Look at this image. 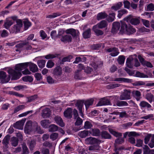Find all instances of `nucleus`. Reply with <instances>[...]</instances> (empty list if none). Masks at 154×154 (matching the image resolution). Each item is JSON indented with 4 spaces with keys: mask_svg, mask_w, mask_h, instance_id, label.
Masks as SVG:
<instances>
[{
    "mask_svg": "<svg viewBox=\"0 0 154 154\" xmlns=\"http://www.w3.org/2000/svg\"><path fill=\"white\" fill-rule=\"evenodd\" d=\"M107 14L105 12H101L99 13L97 15V19L98 20H100L107 17Z\"/></svg>",
    "mask_w": 154,
    "mask_h": 154,
    "instance_id": "24",
    "label": "nucleus"
},
{
    "mask_svg": "<svg viewBox=\"0 0 154 154\" xmlns=\"http://www.w3.org/2000/svg\"><path fill=\"white\" fill-rule=\"evenodd\" d=\"M62 73V68L59 66H57L54 69L53 74L57 78L60 77Z\"/></svg>",
    "mask_w": 154,
    "mask_h": 154,
    "instance_id": "10",
    "label": "nucleus"
},
{
    "mask_svg": "<svg viewBox=\"0 0 154 154\" xmlns=\"http://www.w3.org/2000/svg\"><path fill=\"white\" fill-rule=\"evenodd\" d=\"M76 122H75V125H81L82 123V120L79 117H78V118H76Z\"/></svg>",
    "mask_w": 154,
    "mask_h": 154,
    "instance_id": "62",
    "label": "nucleus"
},
{
    "mask_svg": "<svg viewBox=\"0 0 154 154\" xmlns=\"http://www.w3.org/2000/svg\"><path fill=\"white\" fill-rule=\"evenodd\" d=\"M119 14L118 15V17L119 18H120L123 15L127 13L128 11L125 9L121 10L119 11Z\"/></svg>",
    "mask_w": 154,
    "mask_h": 154,
    "instance_id": "55",
    "label": "nucleus"
},
{
    "mask_svg": "<svg viewBox=\"0 0 154 154\" xmlns=\"http://www.w3.org/2000/svg\"><path fill=\"white\" fill-rule=\"evenodd\" d=\"M84 102L83 100H78L75 104V106L78 108L80 116L83 118L84 117V114L82 112V108Z\"/></svg>",
    "mask_w": 154,
    "mask_h": 154,
    "instance_id": "11",
    "label": "nucleus"
},
{
    "mask_svg": "<svg viewBox=\"0 0 154 154\" xmlns=\"http://www.w3.org/2000/svg\"><path fill=\"white\" fill-rule=\"evenodd\" d=\"M120 25L118 22H114L112 25V32L113 33L117 32L119 29Z\"/></svg>",
    "mask_w": 154,
    "mask_h": 154,
    "instance_id": "16",
    "label": "nucleus"
},
{
    "mask_svg": "<svg viewBox=\"0 0 154 154\" xmlns=\"http://www.w3.org/2000/svg\"><path fill=\"white\" fill-rule=\"evenodd\" d=\"M54 120L61 127H63L65 124L62 119L59 116H56L54 118Z\"/></svg>",
    "mask_w": 154,
    "mask_h": 154,
    "instance_id": "13",
    "label": "nucleus"
},
{
    "mask_svg": "<svg viewBox=\"0 0 154 154\" xmlns=\"http://www.w3.org/2000/svg\"><path fill=\"white\" fill-rule=\"evenodd\" d=\"M111 104L110 101L105 98L102 99L96 105L97 106Z\"/></svg>",
    "mask_w": 154,
    "mask_h": 154,
    "instance_id": "14",
    "label": "nucleus"
},
{
    "mask_svg": "<svg viewBox=\"0 0 154 154\" xmlns=\"http://www.w3.org/2000/svg\"><path fill=\"white\" fill-rule=\"evenodd\" d=\"M13 22L9 18L7 19L5 22L4 26L6 29H8L13 24Z\"/></svg>",
    "mask_w": 154,
    "mask_h": 154,
    "instance_id": "29",
    "label": "nucleus"
},
{
    "mask_svg": "<svg viewBox=\"0 0 154 154\" xmlns=\"http://www.w3.org/2000/svg\"><path fill=\"white\" fill-rule=\"evenodd\" d=\"M18 139L15 137H12L11 140V144L12 146L14 147H16L18 145Z\"/></svg>",
    "mask_w": 154,
    "mask_h": 154,
    "instance_id": "32",
    "label": "nucleus"
},
{
    "mask_svg": "<svg viewBox=\"0 0 154 154\" xmlns=\"http://www.w3.org/2000/svg\"><path fill=\"white\" fill-rule=\"evenodd\" d=\"M128 27V26L126 23H125L124 22H122L121 23V28L120 30V32L122 34L123 33H126L127 29Z\"/></svg>",
    "mask_w": 154,
    "mask_h": 154,
    "instance_id": "22",
    "label": "nucleus"
},
{
    "mask_svg": "<svg viewBox=\"0 0 154 154\" xmlns=\"http://www.w3.org/2000/svg\"><path fill=\"white\" fill-rule=\"evenodd\" d=\"M153 95L150 93H148L146 95V98L150 103H151L152 101Z\"/></svg>",
    "mask_w": 154,
    "mask_h": 154,
    "instance_id": "53",
    "label": "nucleus"
},
{
    "mask_svg": "<svg viewBox=\"0 0 154 154\" xmlns=\"http://www.w3.org/2000/svg\"><path fill=\"white\" fill-rule=\"evenodd\" d=\"M34 131L36 132L37 133L39 134H42L44 132L43 130L41 129L40 126L38 125V124Z\"/></svg>",
    "mask_w": 154,
    "mask_h": 154,
    "instance_id": "56",
    "label": "nucleus"
},
{
    "mask_svg": "<svg viewBox=\"0 0 154 154\" xmlns=\"http://www.w3.org/2000/svg\"><path fill=\"white\" fill-rule=\"evenodd\" d=\"M22 147V151L21 154H29V151L26 145H23Z\"/></svg>",
    "mask_w": 154,
    "mask_h": 154,
    "instance_id": "43",
    "label": "nucleus"
},
{
    "mask_svg": "<svg viewBox=\"0 0 154 154\" xmlns=\"http://www.w3.org/2000/svg\"><path fill=\"white\" fill-rule=\"evenodd\" d=\"M29 145L30 149V150H31L33 149V148L35 145L36 142L35 140H32L29 142Z\"/></svg>",
    "mask_w": 154,
    "mask_h": 154,
    "instance_id": "63",
    "label": "nucleus"
},
{
    "mask_svg": "<svg viewBox=\"0 0 154 154\" xmlns=\"http://www.w3.org/2000/svg\"><path fill=\"white\" fill-rule=\"evenodd\" d=\"M147 10L150 11L154 10V5L152 3L148 5L147 6Z\"/></svg>",
    "mask_w": 154,
    "mask_h": 154,
    "instance_id": "64",
    "label": "nucleus"
},
{
    "mask_svg": "<svg viewBox=\"0 0 154 154\" xmlns=\"http://www.w3.org/2000/svg\"><path fill=\"white\" fill-rule=\"evenodd\" d=\"M136 31L135 29L132 28V26L129 25L125 33L129 35L133 34Z\"/></svg>",
    "mask_w": 154,
    "mask_h": 154,
    "instance_id": "36",
    "label": "nucleus"
},
{
    "mask_svg": "<svg viewBox=\"0 0 154 154\" xmlns=\"http://www.w3.org/2000/svg\"><path fill=\"white\" fill-rule=\"evenodd\" d=\"M51 35L52 38L54 40L58 38V35L57 34V32L55 30H53L51 32Z\"/></svg>",
    "mask_w": 154,
    "mask_h": 154,
    "instance_id": "60",
    "label": "nucleus"
},
{
    "mask_svg": "<svg viewBox=\"0 0 154 154\" xmlns=\"http://www.w3.org/2000/svg\"><path fill=\"white\" fill-rule=\"evenodd\" d=\"M117 106H127L128 104L127 102L125 101H119L116 103Z\"/></svg>",
    "mask_w": 154,
    "mask_h": 154,
    "instance_id": "51",
    "label": "nucleus"
},
{
    "mask_svg": "<svg viewBox=\"0 0 154 154\" xmlns=\"http://www.w3.org/2000/svg\"><path fill=\"white\" fill-rule=\"evenodd\" d=\"M51 122L48 119H45L41 120L40 122V124L41 126L44 128H47L49 126V124Z\"/></svg>",
    "mask_w": 154,
    "mask_h": 154,
    "instance_id": "15",
    "label": "nucleus"
},
{
    "mask_svg": "<svg viewBox=\"0 0 154 154\" xmlns=\"http://www.w3.org/2000/svg\"><path fill=\"white\" fill-rule=\"evenodd\" d=\"M60 15L61 14L59 13H53L51 15H50L47 16L46 17L48 18H54Z\"/></svg>",
    "mask_w": 154,
    "mask_h": 154,
    "instance_id": "57",
    "label": "nucleus"
},
{
    "mask_svg": "<svg viewBox=\"0 0 154 154\" xmlns=\"http://www.w3.org/2000/svg\"><path fill=\"white\" fill-rule=\"evenodd\" d=\"M143 154H149L150 153V149L149 147L146 145H144L143 147Z\"/></svg>",
    "mask_w": 154,
    "mask_h": 154,
    "instance_id": "50",
    "label": "nucleus"
},
{
    "mask_svg": "<svg viewBox=\"0 0 154 154\" xmlns=\"http://www.w3.org/2000/svg\"><path fill=\"white\" fill-rule=\"evenodd\" d=\"M78 32V31L73 29H67L65 31V32L67 34H70L73 37H75L77 36Z\"/></svg>",
    "mask_w": 154,
    "mask_h": 154,
    "instance_id": "21",
    "label": "nucleus"
},
{
    "mask_svg": "<svg viewBox=\"0 0 154 154\" xmlns=\"http://www.w3.org/2000/svg\"><path fill=\"white\" fill-rule=\"evenodd\" d=\"M135 76L137 77L140 78H148V76L144 73H141L139 71H137L135 73Z\"/></svg>",
    "mask_w": 154,
    "mask_h": 154,
    "instance_id": "47",
    "label": "nucleus"
},
{
    "mask_svg": "<svg viewBox=\"0 0 154 154\" xmlns=\"http://www.w3.org/2000/svg\"><path fill=\"white\" fill-rule=\"evenodd\" d=\"M94 100L93 99L88 100L85 101L84 104L85 105L86 110L88 109L90 106L92 104Z\"/></svg>",
    "mask_w": 154,
    "mask_h": 154,
    "instance_id": "38",
    "label": "nucleus"
},
{
    "mask_svg": "<svg viewBox=\"0 0 154 154\" xmlns=\"http://www.w3.org/2000/svg\"><path fill=\"white\" fill-rule=\"evenodd\" d=\"M83 37L85 38H89L91 35V29L90 28L88 29L85 31L83 33Z\"/></svg>",
    "mask_w": 154,
    "mask_h": 154,
    "instance_id": "31",
    "label": "nucleus"
},
{
    "mask_svg": "<svg viewBox=\"0 0 154 154\" xmlns=\"http://www.w3.org/2000/svg\"><path fill=\"white\" fill-rule=\"evenodd\" d=\"M50 138L53 140H56L58 137V134L57 133H52L50 135Z\"/></svg>",
    "mask_w": 154,
    "mask_h": 154,
    "instance_id": "58",
    "label": "nucleus"
},
{
    "mask_svg": "<svg viewBox=\"0 0 154 154\" xmlns=\"http://www.w3.org/2000/svg\"><path fill=\"white\" fill-rule=\"evenodd\" d=\"M122 5V3L121 2H118L114 5L111 8L115 11H116L119 9Z\"/></svg>",
    "mask_w": 154,
    "mask_h": 154,
    "instance_id": "41",
    "label": "nucleus"
},
{
    "mask_svg": "<svg viewBox=\"0 0 154 154\" xmlns=\"http://www.w3.org/2000/svg\"><path fill=\"white\" fill-rule=\"evenodd\" d=\"M125 59V58L123 56H120L117 59V61L119 64H122L124 63Z\"/></svg>",
    "mask_w": 154,
    "mask_h": 154,
    "instance_id": "48",
    "label": "nucleus"
},
{
    "mask_svg": "<svg viewBox=\"0 0 154 154\" xmlns=\"http://www.w3.org/2000/svg\"><path fill=\"white\" fill-rule=\"evenodd\" d=\"M0 79L1 82L2 83L8 82L10 80V75H7L5 72L3 71H0Z\"/></svg>",
    "mask_w": 154,
    "mask_h": 154,
    "instance_id": "4",
    "label": "nucleus"
},
{
    "mask_svg": "<svg viewBox=\"0 0 154 154\" xmlns=\"http://www.w3.org/2000/svg\"><path fill=\"white\" fill-rule=\"evenodd\" d=\"M25 108L24 105H20L15 108L14 109V112L16 113L20 110H22Z\"/></svg>",
    "mask_w": 154,
    "mask_h": 154,
    "instance_id": "59",
    "label": "nucleus"
},
{
    "mask_svg": "<svg viewBox=\"0 0 154 154\" xmlns=\"http://www.w3.org/2000/svg\"><path fill=\"white\" fill-rule=\"evenodd\" d=\"M32 121L29 120L27 121L25 127L24 131L26 133H28L32 131L31 123Z\"/></svg>",
    "mask_w": 154,
    "mask_h": 154,
    "instance_id": "17",
    "label": "nucleus"
},
{
    "mask_svg": "<svg viewBox=\"0 0 154 154\" xmlns=\"http://www.w3.org/2000/svg\"><path fill=\"white\" fill-rule=\"evenodd\" d=\"M124 142V140L123 138L119 137L116 139L115 145H116L117 144H121Z\"/></svg>",
    "mask_w": 154,
    "mask_h": 154,
    "instance_id": "45",
    "label": "nucleus"
},
{
    "mask_svg": "<svg viewBox=\"0 0 154 154\" xmlns=\"http://www.w3.org/2000/svg\"><path fill=\"white\" fill-rule=\"evenodd\" d=\"M101 136L103 138L105 139H110L111 138V135L107 131H103L101 133Z\"/></svg>",
    "mask_w": 154,
    "mask_h": 154,
    "instance_id": "30",
    "label": "nucleus"
},
{
    "mask_svg": "<svg viewBox=\"0 0 154 154\" xmlns=\"http://www.w3.org/2000/svg\"><path fill=\"white\" fill-rule=\"evenodd\" d=\"M88 148L89 150L95 151L99 150L100 147L99 145L97 144L90 146Z\"/></svg>",
    "mask_w": 154,
    "mask_h": 154,
    "instance_id": "37",
    "label": "nucleus"
},
{
    "mask_svg": "<svg viewBox=\"0 0 154 154\" xmlns=\"http://www.w3.org/2000/svg\"><path fill=\"white\" fill-rule=\"evenodd\" d=\"M139 105L141 108H150L151 107V105L149 104L144 101H141L139 104Z\"/></svg>",
    "mask_w": 154,
    "mask_h": 154,
    "instance_id": "33",
    "label": "nucleus"
},
{
    "mask_svg": "<svg viewBox=\"0 0 154 154\" xmlns=\"http://www.w3.org/2000/svg\"><path fill=\"white\" fill-rule=\"evenodd\" d=\"M85 141L87 143L91 145L94 144H98L101 142L100 140L92 137H90L86 138Z\"/></svg>",
    "mask_w": 154,
    "mask_h": 154,
    "instance_id": "6",
    "label": "nucleus"
},
{
    "mask_svg": "<svg viewBox=\"0 0 154 154\" xmlns=\"http://www.w3.org/2000/svg\"><path fill=\"white\" fill-rule=\"evenodd\" d=\"M115 14L114 13L109 14L107 20L109 22H112L114 20Z\"/></svg>",
    "mask_w": 154,
    "mask_h": 154,
    "instance_id": "42",
    "label": "nucleus"
},
{
    "mask_svg": "<svg viewBox=\"0 0 154 154\" xmlns=\"http://www.w3.org/2000/svg\"><path fill=\"white\" fill-rule=\"evenodd\" d=\"M23 22L25 30L27 29L31 25L30 23L28 20H25L23 21Z\"/></svg>",
    "mask_w": 154,
    "mask_h": 154,
    "instance_id": "52",
    "label": "nucleus"
},
{
    "mask_svg": "<svg viewBox=\"0 0 154 154\" xmlns=\"http://www.w3.org/2000/svg\"><path fill=\"white\" fill-rule=\"evenodd\" d=\"M26 120V119H24L16 122L13 125L14 127L16 128L19 129H23V126Z\"/></svg>",
    "mask_w": 154,
    "mask_h": 154,
    "instance_id": "9",
    "label": "nucleus"
},
{
    "mask_svg": "<svg viewBox=\"0 0 154 154\" xmlns=\"http://www.w3.org/2000/svg\"><path fill=\"white\" fill-rule=\"evenodd\" d=\"M10 138V136L9 135H7L2 140V143L4 145V148L5 149H7L8 148V144L9 142V140Z\"/></svg>",
    "mask_w": 154,
    "mask_h": 154,
    "instance_id": "18",
    "label": "nucleus"
},
{
    "mask_svg": "<svg viewBox=\"0 0 154 154\" xmlns=\"http://www.w3.org/2000/svg\"><path fill=\"white\" fill-rule=\"evenodd\" d=\"M90 133L92 135L94 136H99L100 134V130L97 128L92 129Z\"/></svg>",
    "mask_w": 154,
    "mask_h": 154,
    "instance_id": "35",
    "label": "nucleus"
},
{
    "mask_svg": "<svg viewBox=\"0 0 154 154\" xmlns=\"http://www.w3.org/2000/svg\"><path fill=\"white\" fill-rule=\"evenodd\" d=\"M105 50L106 52L111 53L110 55L112 57H116L119 54L118 49L115 47L106 48Z\"/></svg>",
    "mask_w": 154,
    "mask_h": 154,
    "instance_id": "5",
    "label": "nucleus"
},
{
    "mask_svg": "<svg viewBox=\"0 0 154 154\" xmlns=\"http://www.w3.org/2000/svg\"><path fill=\"white\" fill-rule=\"evenodd\" d=\"M51 111L48 108H46L43 109L41 113V116L44 119L48 118L51 115Z\"/></svg>",
    "mask_w": 154,
    "mask_h": 154,
    "instance_id": "8",
    "label": "nucleus"
},
{
    "mask_svg": "<svg viewBox=\"0 0 154 154\" xmlns=\"http://www.w3.org/2000/svg\"><path fill=\"white\" fill-rule=\"evenodd\" d=\"M130 94L131 91L130 90H125L120 96L119 99L120 100L130 99L131 98Z\"/></svg>",
    "mask_w": 154,
    "mask_h": 154,
    "instance_id": "7",
    "label": "nucleus"
},
{
    "mask_svg": "<svg viewBox=\"0 0 154 154\" xmlns=\"http://www.w3.org/2000/svg\"><path fill=\"white\" fill-rule=\"evenodd\" d=\"M114 81L119 82H125L131 83L132 82V80L127 78H119L115 79Z\"/></svg>",
    "mask_w": 154,
    "mask_h": 154,
    "instance_id": "28",
    "label": "nucleus"
},
{
    "mask_svg": "<svg viewBox=\"0 0 154 154\" xmlns=\"http://www.w3.org/2000/svg\"><path fill=\"white\" fill-rule=\"evenodd\" d=\"M109 131L112 134L116 137H121L122 136V133L115 131L112 129H109Z\"/></svg>",
    "mask_w": 154,
    "mask_h": 154,
    "instance_id": "40",
    "label": "nucleus"
},
{
    "mask_svg": "<svg viewBox=\"0 0 154 154\" xmlns=\"http://www.w3.org/2000/svg\"><path fill=\"white\" fill-rule=\"evenodd\" d=\"M29 44V42L26 41H23L21 43L18 44L16 45V47L18 48H23L25 45H27Z\"/></svg>",
    "mask_w": 154,
    "mask_h": 154,
    "instance_id": "39",
    "label": "nucleus"
},
{
    "mask_svg": "<svg viewBox=\"0 0 154 154\" xmlns=\"http://www.w3.org/2000/svg\"><path fill=\"white\" fill-rule=\"evenodd\" d=\"M92 125L91 123L88 121H86L85 122V125H84V128L86 129H88L91 128Z\"/></svg>",
    "mask_w": 154,
    "mask_h": 154,
    "instance_id": "61",
    "label": "nucleus"
},
{
    "mask_svg": "<svg viewBox=\"0 0 154 154\" xmlns=\"http://www.w3.org/2000/svg\"><path fill=\"white\" fill-rule=\"evenodd\" d=\"M88 131L85 130L83 131L79 132L78 135L81 138H84L88 136Z\"/></svg>",
    "mask_w": 154,
    "mask_h": 154,
    "instance_id": "34",
    "label": "nucleus"
},
{
    "mask_svg": "<svg viewBox=\"0 0 154 154\" xmlns=\"http://www.w3.org/2000/svg\"><path fill=\"white\" fill-rule=\"evenodd\" d=\"M28 64V62L19 63L16 65L15 70L12 69L9 70L8 72L12 76V79L16 80L19 79L22 75L20 71L27 68Z\"/></svg>",
    "mask_w": 154,
    "mask_h": 154,
    "instance_id": "1",
    "label": "nucleus"
},
{
    "mask_svg": "<svg viewBox=\"0 0 154 154\" xmlns=\"http://www.w3.org/2000/svg\"><path fill=\"white\" fill-rule=\"evenodd\" d=\"M133 96L134 97L137 101H139L141 98V94L140 92L137 90L133 91L132 92Z\"/></svg>",
    "mask_w": 154,
    "mask_h": 154,
    "instance_id": "20",
    "label": "nucleus"
},
{
    "mask_svg": "<svg viewBox=\"0 0 154 154\" xmlns=\"http://www.w3.org/2000/svg\"><path fill=\"white\" fill-rule=\"evenodd\" d=\"M48 131L49 132H55L57 131L59 127L54 125V124H51L49 125L48 126Z\"/></svg>",
    "mask_w": 154,
    "mask_h": 154,
    "instance_id": "27",
    "label": "nucleus"
},
{
    "mask_svg": "<svg viewBox=\"0 0 154 154\" xmlns=\"http://www.w3.org/2000/svg\"><path fill=\"white\" fill-rule=\"evenodd\" d=\"M95 26L99 29H102L106 27L107 26V22L105 20H103Z\"/></svg>",
    "mask_w": 154,
    "mask_h": 154,
    "instance_id": "25",
    "label": "nucleus"
},
{
    "mask_svg": "<svg viewBox=\"0 0 154 154\" xmlns=\"http://www.w3.org/2000/svg\"><path fill=\"white\" fill-rule=\"evenodd\" d=\"M22 80L24 82H31L33 81V79L31 76H26L22 78Z\"/></svg>",
    "mask_w": 154,
    "mask_h": 154,
    "instance_id": "46",
    "label": "nucleus"
},
{
    "mask_svg": "<svg viewBox=\"0 0 154 154\" xmlns=\"http://www.w3.org/2000/svg\"><path fill=\"white\" fill-rule=\"evenodd\" d=\"M45 63V60H39L37 61L38 66L40 68H42L44 67Z\"/></svg>",
    "mask_w": 154,
    "mask_h": 154,
    "instance_id": "44",
    "label": "nucleus"
},
{
    "mask_svg": "<svg viewBox=\"0 0 154 154\" xmlns=\"http://www.w3.org/2000/svg\"><path fill=\"white\" fill-rule=\"evenodd\" d=\"M140 20L138 18H133L131 20V23L134 25H137L140 23Z\"/></svg>",
    "mask_w": 154,
    "mask_h": 154,
    "instance_id": "49",
    "label": "nucleus"
},
{
    "mask_svg": "<svg viewBox=\"0 0 154 154\" xmlns=\"http://www.w3.org/2000/svg\"><path fill=\"white\" fill-rule=\"evenodd\" d=\"M99 29V28L98 27L95 26H94L93 27V31L97 35L99 36L103 35V32Z\"/></svg>",
    "mask_w": 154,
    "mask_h": 154,
    "instance_id": "26",
    "label": "nucleus"
},
{
    "mask_svg": "<svg viewBox=\"0 0 154 154\" xmlns=\"http://www.w3.org/2000/svg\"><path fill=\"white\" fill-rule=\"evenodd\" d=\"M12 19L13 20H16L17 24L14 26L12 29L13 33L15 32L16 33L19 32L20 29L23 26V23L22 21L20 20H17V17L16 16H12L9 18Z\"/></svg>",
    "mask_w": 154,
    "mask_h": 154,
    "instance_id": "3",
    "label": "nucleus"
},
{
    "mask_svg": "<svg viewBox=\"0 0 154 154\" xmlns=\"http://www.w3.org/2000/svg\"><path fill=\"white\" fill-rule=\"evenodd\" d=\"M28 63V66H29L30 71L33 72H35L38 71V69L37 66L36 64L32 63Z\"/></svg>",
    "mask_w": 154,
    "mask_h": 154,
    "instance_id": "19",
    "label": "nucleus"
},
{
    "mask_svg": "<svg viewBox=\"0 0 154 154\" xmlns=\"http://www.w3.org/2000/svg\"><path fill=\"white\" fill-rule=\"evenodd\" d=\"M136 54L129 56L127 59L126 65L130 68H132L134 66L135 67H138L140 66V64L136 58Z\"/></svg>",
    "mask_w": 154,
    "mask_h": 154,
    "instance_id": "2",
    "label": "nucleus"
},
{
    "mask_svg": "<svg viewBox=\"0 0 154 154\" xmlns=\"http://www.w3.org/2000/svg\"><path fill=\"white\" fill-rule=\"evenodd\" d=\"M38 98L37 95H34L29 97H27L28 102H31L35 100Z\"/></svg>",
    "mask_w": 154,
    "mask_h": 154,
    "instance_id": "54",
    "label": "nucleus"
},
{
    "mask_svg": "<svg viewBox=\"0 0 154 154\" xmlns=\"http://www.w3.org/2000/svg\"><path fill=\"white\" fill-rule=\"evenodd\" d=\"M72 109L71 108H68L64 111V116L67 118L71 119L72 117Z\"/></svg>",
    "mask_w": 154,
    "mask_h": 154,
    "instance_id": "12",
    "label": "nucleus"
},
{
    "mask_svg": "<svg viewBox=\"0 0 154 154\" xmlns=\"http://www.w3.org/2000/svg\"><path fill=\"white\" fill-rule=\"evenodd\" d=\"M72 37L70 35H67L63 36L60 39L61 41L64 42H71L72 41Z\"/></svg>",
    "mask_w": 154,
    "mask_h": 154,
    "instance_id": "23",
    "label": "nucleus"
}]
</instances>
